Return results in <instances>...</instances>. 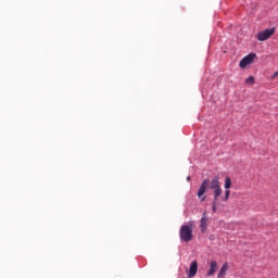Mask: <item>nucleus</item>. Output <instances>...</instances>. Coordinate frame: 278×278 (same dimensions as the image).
Wrapping results in <instances>:
<instances>
[{
  "instance_id": "obj_6",
  "label": "nucleus",
  "mask_w": 278,
  "mask_h": 278,
  "mask_svg": "<svg viewBox=\"0 0 278 278\" xmlns=\"http://www.w3.org/2000/svg\"><path fill=\"white\" fill-rule=\"evenodd\" d=\"M210 220V217H207V212H204L201 218V224H200V228L202 233H205V231H207V223Z\"/></svg>"
},
{
  "instance_id": "obj_12",
  "label": "nucleus",
  "mask_w": 278,
  "mask_h": 278,
  "mask_svg": "<svg viewBox=\"0 0 278 278\" xmlns=\"http://www.w3.org/2000/svg\"><path fill=\"white\" fill-rule=\"evenodd\" d=\"M231 194V191L229 189L225 190V197L222 198V201H229V197Z\"/></svg>"
},
{
  "instance_id": "obj_9",
  "label": "nucleus",
  "mask_w": 278,
  "mask_h": 278,
  "mask_svg": "<svg viewBox=\"0 0 278 278\" xmlns=\"http://www.w3.org/2000/svg\"><path fill=\"white\" fill-rule=\"evenodd\" d=\"M227 270H229V265L227 263H225L222 266V268H220V270H219V273L217 275V278H225V275H227Z\"/></svg>"
},
{
  "instance_id": "obj_4",
  "label": "nucleus",
  "mask_w": 278,
  "mask_h": 278,
  "mask_svg": "<svg viewBox=\"0 0 278 278\" xmlns=\"http://www.w3.org/2000/svg\"><path fill=\"white\" fill-rule=\"evenodd\" d=\"M207 186H210V179L203 180L202 185L198 190V198L201 199V201H205V199H207L206 195H203L207 191Z\"/></svg>"
},
{
  "instance_id": "obj_5",
  "label": "nucleus",
  "mask_w": 278,
  "mask_h": 278,
  "mask_svg": "<svg viewBox=\"0 0 278 278\" xmlns=\"http://www.w3.org/2000/svg\"><path fill=\"white\" fill-rule=\"evenodd\" d=\"M255 58H257L255 53H250L244 56L239 63L240 68H247L249 64H253V60H255Z\"/></svg>"
},
{
  "instance_id": "obj_13",
  "label": "nucleus",
  "mask_w": 278,
  "mask_h": 278,
  "mask_svg": "<svg viewBox=\"0 0 278 278\" xmlns=\"http://www.w3.org/2000/svg\"><path fill=\"white\" fill-rule=\"evenodd\" d=\"M245 84H250V85L255 84V78H254L253 76H249V77L245 79Z\"/></svg>"
},
{
  "instance_id": "obj_2",
  "label": "nucleus",
  "mask_w": 278,
  "mask_h": 278,
  "mask_svg": "<svg viewBox=\"0 0 278 278\" xmlns=\"http://www.w3.org/2000/svg\"><path fill=\"white\" fill-rule=\"evenodd\" d=\"M219 179L218 176H214L211 181L208 180V188L210 190H213V197H220L223 194Z\"/></svg>"
},
{
  "instance_id": "obj_10",
  "label": "nucleus",
  "mask_w": 278,
  "mask_h": 278,
  "mask_svg": "<svg viewBox=\"0 0 278 278\" xmlns=\"http://www.w3.org/2000/svg\"><path fill=\"white\" fill-rule=\"evenodd\" d=\"M219 199L220 197H213V206H212L213 212H217L218 205L220 204Z\"/></svg>"
},
{
  "instance_id": "obj_7",
  "label": "nucleus",
  "mask_w": 278,
  "mask_h": 278,
  "mask_svg": "<svg viewBox=\"0 0 278 278\" xmlns=\"http://www.w3.org/2000/svg\"><path fill=\"white\" fill-rule=\"evenodd\" d=\"M216 270H218V262L216 261H211L210 262V269L206 273V277H212L216 274Z\"/></svg>"
},
{
  "instance_id": "obj_16",
  "label": "nucleus",
  "mask_w": 278,
  "mask_h": 278,
  "mask_svg": "<svg viewBox=\"0 0 278 278\" xmlns=\"http://www.w3.org/2000/svg\"><path fill=\"white\" fill-rule=\"evenodd\" d=\"M210 240H214V237L211 236V237H210Z\"/></svg>"
},
{
  "instance_id": "obj_11",
  "label": "nucleus",
  "mask_w": 278,
  "mask_h": 278,
  "mask_svg": "<svg viewBox=\"0 0 278 278\" xmlns=\"http://www.w3.org/2000/svg\"><path fill=\"white\" fill-rule=\"evenodd\" d=\"M225 190H229L231 188V178L228 176L225 178V185H224Z\"/></svg>"
},
{
  "instance_id": "obj_3",
  "label": "nucleus",
  "mask_w": 278,
  "mask_h": 278,
  "mask_svg": "<svg viewBox=\"0 0 278 278\" xmlns=\"http://www.w3.org/2000/svg\"><path fill=\"white\" fill-rule=\"evenodd\" d=\"M274 34H275V28H267L257 34V40H260V42H264L268 40V38H270V36H273Z\"/></svg>"
},
{
  "instance_id": "obj_15",
  "label": "nucleus",
  "mask_w": 278,
  "mask_h": 278,
  "mask_svg": "<svg viewBox=\"0 0 278 278\" xmlns=\"http://www.w3.org/2000/svg\"><path fill=\"white\" fill-rule=\"evenodd\" d=\"M187 181H190V176L187 177Z\"/></svg>"
},
{
  "instance_id": "obj_14",
  "label": "nucleus",
  "mask_w": 278,
  "mask_h": 278,
  "mask_svg": "<svg viewBox=\"0 0 278 278\" xmlns=\"http://www.w3.org/2000/svg\"><path fill=\"white\" fill-rule=\"evenodd\" d=\"M276 77H278V72L274 73V75L271 76V79H275Z\"/></svg>"
},
{
  "instance_id": "obj_1",
  "label": "nucleus",
  "mask_w": 278,
  "mask_h": 278,
  "mask_svg": "<svg viewBox=\"0 0 278 278\" xmlns=\"http://www.w3.org/2000/svg\"><path fill=\"white\" fill-rule=\"evenodd\" d=\"M192 229H194V224H192V222L180 227L179 236L182 242H190L192 240Z\"/></svg>"
},
{
  "instance_id": "obj_8",
  "label": "nucleus",
  "mask_w": 278,
  "mask_h": 278,
  "mask_svg": "<svg viewBox=\"0 0 278 278\" xmlns=\"http://www.w3.org/2000/svg\"><path fill=\"white\" fill-rule=\"evenodd\" d=\"M198 270H199V263H198L197 261H192V263H191V265H190V268H189V274H188V276H189L190 278L195 277Z\"/></svg>"
}]
</instances>
